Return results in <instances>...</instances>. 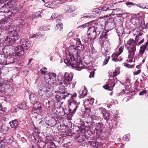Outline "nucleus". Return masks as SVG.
<instances>
[{"label": "nucleus", "mask_w": 148, "mask_h": 148, "mask_svg": "<svg viewBox=\"0 0 148 148\" xmlns=\"http://www.w3.org/2000/svg\"><path fill=\"white\" fill-rule=\"evenodd\" d=\"M72 52H75V54L71 53L66 56V58L64 59V63L67 66H71L72 68L76 67L78 71H80L83 68V65L80 60V56L77 53V51L75 48H74Z\"/></svg>", "instance_id": "obj_1"}, {"label": "nucleus", "mask_w": 148, "mask_h": 148, "mask_svg": "<svg viewBox=\"0 0 148 148\" xmlns=\"http://www.w3.org/2000/svg\"><path fill=\"white\" fill-rule=\"evenodd\" d=\"M8 18V19L7 21V23L5 24V28H4L3 29L7 31V32L9 34L11 37L7 36L4 40V42L7 45H10L14 43L16 41L19 39L20 36L18 34V29H16V27H12L8 25V20H9V19Z\"/></svg>", "instance_id": "obj_2"}, {"label": "nucleus", "mask_w": 148, "mask_h": 148, "mask_svg": "<svg viewBox=\"0 0 148 148\" xmlns=\"http://www.w3.org/2000/svg\"><path fill=\"white\" fill-rule=\"evenodd\" d=\"M29 99L31 103L34 105L33 110L36 111L34 112V113H37L39 115H43L44 113L41 110V107L40 103H42L44 101V99H40L39 100L36 95L32 93L29 95Z\"/></svg>", "instance_id": "obj_3"}, {"label": "nucleus", "mask_w": 148, "mask_h": 148, "mask_svg": "<svg viewBox=\"0 0 148 148\" xmlns=\"http://www.w3.org/2000/svg\"><path fill=\"white\" fill-rule=\"evenodd\" d=\"M58 84L60 85V86L61 85L62 86L60 87V86L59 87V88L58 93L68 96L70 95V94L66 92L65 90L64 87L65 86H67L69 83H67L65 80L63 76L61 77L60 79L58 78Z\"/></svg>", "instance_id": "obj_4"}, {"label": "nucleus", "mask_w": 148, "mask_h": 148, "mask_svg": "<svg viewBox=\"0 0 148 148\" xmlns=\"http://www.w3.org/2000/svg\"><path fill=\"white\" fill-rule=\"evenodd\" d=\"M53 88L52 87L49 88L46 86H42L38 91L39 95L42 97L45 95L47 97H49L52 95V92Z\"/></svg>", "instance_id": "obj_5"}, {"label": "nucleus", "mask_w": 148, "mask_h": 148, "mask_svg": "<svg viewBox=\"0 0 148 148\" xmlns=\"http://www.w3.org/2000/svg\"><path fill=\"white\" fill-rule=\"evenodd\" d=\"M93 98L87 99L84 102V106L82 108V111L84 113H87L90 112V106L92 105L94 102Z\"/></svg>", "instance_id": "obj_6"}, {"label": "nucleus", "mask_w": 148, "mask_h": 148, "mask_svg": "<svg viewBox=\"0 0 148 148\" xmlns=\"http://www.w3.org/2000/svg\"><path fill=\"white\" fill-rule=\"evenodd\" d=\"M79 103L73 100L71 101L69 106V111L70 112L69 114H67V116L69 115L70 116L69 118L72 116V114H74L76 111L77 108L78 107Z\"/></svg>", "instance_id": "obj_7"}, {"label": "nucleus", "mask_w": 148, "mask_h": 148, "mask_svg": "<svg viewBox=\"0 0 148 148\" xmlns=\"http://www.w3.org/2000/svg\"><path fill=\"white\" fill-rule=\"evenodd\" d=\"M136 50V47L135 45L131 46V47H129L128 49V58L126 60L127 62L130 63L132 62Z\"/></svg>", "instance_id": "obj_8"}, {"label": "nucleus", "mask_w": 148, "mask_h": 148, "mask_svg": "<svg viewBox=\"0 0 148 148\" xmlns=\"http://www.w3.org/2000/svg\"><path fill=\"white\" fill-rule=\"evenodd\" d=\"M97 30V28L96 29L93 27H91L89 28L88 31V34L90 38V40L95 39L98 32H99V34H100L101 31H99Z\"/></svg>", "instance_id": "obj_9"}, {"label": "nucleus", "mask_w": 148, "mask_h": 148, "mask_svg": "<svg viewBox=\"0 0 148 148\" xmlns=\"http://www.w3.org/2000/svg\"><path fill=\"white\" fill-rule=\"evenodd\" d=\"M49 78L46 79V83L50 85H52L55 83L56 81V75L54 73H49L48 74Z\"/></svg>", "instance_id": "obj_10"}, {"label": "nucleus", "mask_w": 148, "mask_h": 148, "mask_svg": "<svg viewBox=\"0 0 148 148\" xmlns=\"http://www.w3.org/2000/svg\"><path fill=\"white\" fill-rule=\"evenodd\" d=\"M21 47L26 50L28 49L32 46V44L28 40L25 38L22 39L21 41Z\"/></svg>", "instance_id": "obj_11"}, {"label": "nucleus", "mask_w": 148, "mask_h": 148, "mask_svg": "<svg viewBox=\"0 0 148 148\" xmlns=\"http://www.w3.org/2000/svg\"><path fill=\"white\" fill-rule=\"evenodd\" d=\"M75 131L77 132H81L86 134L90 131V128L88 127L82 126L80 128L79 127H75Z\"/></svg>", "instance_id": "obj_12"}, {"label": "nucleus", "mask_w": 148, "mask_h": 148, "mask_svg": "<svg viewBox=\"0 0 148 148\" xmlns=\"http://www.w3.org/2000/svg\"><path fill=\"white\" fill-rule=\"evenodd\" d=\"M14 50L15 55L16 56H21L24 54V52L23 50V48L21 46L18 45L14 47Z\"/></svg>", "instance_id": "obj_13"}, {"label": "nucleus", "mask_w": 148, "mask_h": 148, "mask_svg": "<svg viewBox=\"0 0 148 148\" xmlns=\"http://www.w3.org/2000/svg\"><path fill=\"white\" fill-rule=\"evenodd\" d=\"M122 11L123 10L120 8L113 9L112 10V11L110 12V13L109 14H107L106 15H104L103 16H102V18L103 17L105 18L106 17L107 18L109 16H110L111 14H112L114 15H121V13L122 12Z\"/></svg>", "instance_id": "obj_14"}, {"label": "nucleus", "mask_w": 148, "mask_h": 148, "mask_svg": "<svg viewBox=\"0 0 148 148\" xmlns=\"http://www.w3.org/2000/svg\"><path fill=\"white\" fill-rule=\"evenodd\" d=\"M115 79H114V82H112L111 83H109L103 86V87L105 89L108 90H112L113 87L114 86L115 83H117L118 80L116 78H115Z\"/></svg>", "instance_id": "obj_15"}, {"label": "nucleus", "mask_w": 148, "mask_h": 148, "mask_svg": "<svg viewBox=\"0 0 148 148\" xmlns=\"http://www.w3.org/2000/svg\"><path fill=\"white\" fill-rule=\"evenodd\" d=\"M75 7L73 6L65 5L63 6L62 10L65 12H71L75 11L76 10Z\"/></svg>", "instance_id": "obj_16"}, {"label": "nucleus", "mask_w": 148, "mask_h": 148, "mask_svg": "<svg viewBox=\"0 0 148 148\" xmlns=\"http://www.w3.org/2000/svg\"><path fill=\"white\" fill-rule=\"evenodd\" d=\"M64 76L65 79L64 78V79L68 83V82L71 81L73 77V75L71 73H64Z\"/></svg>", "instance_id": "obj_17"}, {"label": "nucleus", "mask_w": 148, "mask_h": 148, "mask_svg": "<svg viewBox=\"0 0 148 148\" xmlns=\"http://www.w3.org/2000/svg\"><path fill=\"white\" fill-rule=\"evenodd\" d=\"M85 143L87 145L90 146L92 148H98L99 146V144L97 143L96 141H87L85 142Z\"/></svg>", "instance_id": "obj_18"}, {"label": "nucleus", "mask_w": 148, "mask_h": 148, "mask_svg": "<svg viewBox=\"0 0 148 148\" xmlns=\"http://www.w3.org/2000/svg\"><path fill=\"white\" fill-rule=\"evenodd\" d=\"M8 19V18H4L0 21V30L3 29L5 28V24L7 23V21Z\"/></svg>", "instance_id": "obj_19"}, {"label": "nucleus", "mask_w": 148, "mask_h": 148, "mask_svg": "<svg viewBox=\"0 0 148 148\" xmlns=\"http://www.w3.org/2000/svg\"><path fill=\"white\" fill-rule=\"evenodd\" d=\"M120 72V71L119 68H116L113 73L111 72H109V77H114L119 74Z\"/></svg>", "instance_id": "obj_20"}, {"label": "nucleus", "mask_w": 148, "mask_h": 148, "mask_svg": "<svg viewBox=\"0 0 148 148\" xmlns=\"http://www.w3.org/2000/svg\"><path fill=\"white\" fill-rule=\"evenodd\" d=\"M68 97L65 95H63L57 93L55 95V99L57 101H59L61 100L62 99H65L66 97Z\"/></svg>", "instance_id": "obj_21"}, {"label": "nucleus", "mask_w": 148, "mask_h": 148, "mask_svg": "<svg viewBox=\"0 0 148 148\" xmlns=\"http://www.w3.org/2000/svg\"><path fill=\"white\" fill-rule=\"evenodd\" d=\"M6 5V4H4L1 8H0V12H10V8Z\"/></svg>", "instance_id": "obj_22"}, {"label": "nucleus", "mask_w": 148, "mask_h": 148, "mask_svg": "<svg viewBox=\"0 0 148 148\" xmlns=\"http://www.w3.org/2000/svg\"><path fill=\"white\" fill-rule=\"evenodd\" d=\"M85 138V136L82 135H77L75 137V139L77 140V141L79 142L84 141Z\"/></svg>", "instance_id": "obj_23"}, {"label": "nucleus", "mask_w": 148, "mask_h": 148, "mask_svg": "<svg viewBox=\"0 0 148 148\" xmlns=\"http://www.w3.org/2000/svg\"><path fill=\"white\" fill-rule=\"evenodd\" d=\"M10 124L11 128L16 129L18 126V123L16 120L11 121L10 122Z\"/></svg>", "instance_id": "obj_24"}, {"label": "nucleus", "mask_w": 148, "mask_h": 148, "mask_svg": "<svg viewBox=\"0 0 148 148\" xmlns=\"http://www.w3.org/2000/svg\"><path fill=\"white\" fill-rule=\"evenodd\" d=\"M148 45V42H146L145 44L141 46L139 50V53L141 55H143L144 53V52L146 50L147 47Z\"/></svg>", "instance_id": "obj_25"}, {"label": "nucleus", "mask_w": 148, "mask_h": 148, "mask_svg": "<svg viewBox=\"0 0 148 148\" xmlns=\"http://www.w3.org/2000/svg\"><path fill=\"white\" fill-rule=\"evenodd\" d=\"M20 20V24L16 26V29H18V31H19L20 28H21L23 27H25L24 26V25L25 24V21L23 19H21ZM14 27H15V26Z\"/></svg>", "instance_id": "obj_26"}, {"label": "nucleus", "mask_w": 148, "mask_h": 148, "mask_svg": "<svg viewBox=\"0 0 148 148\" xmlns=\"http://www.w3.org/2000/svg\"><path fill=\"white\" fill-rule=\"evenodd\" d=\"M57 24H56V27L55 28V30L59 29L61 31V29H62V25L61 23V21L60 19L58 20L57 21Z\"/></svg>", "instance_id": "obj_27"}, {"label": "nucleus", "mask_w": 148, "mask_h": 148, "mask_svg": "<svg viewBox=\"0 0 148 148\" xmlns=\"http://www.w3.org/2000/svg\"><path fill=\"white\" fill-rule=\"evenodd\" d=\"M9 127L6 124H3L1 127V131L4 133H6L9 129Z\"/></svg>", "instance_id": "obj_28"}, {"label": "nucleus", "mask_w": 148, "mask_h": 148, "mask_svg": "<svg viewBox=\"0 0 148 148\" xmlns=\"http://www.w3.org/2000/svg\"><path fill=\"white\" fill-rule=\"evenodd\" d=\"M1 58H0V64H5L6 62V58L4 54L0 55Z\"/></svg>", "instance_id": "obj_29"}, {"label": "nucleus", "mask_w": 148, "mask_h": 148, "mask_svg": "<svg viewBox=\"0 0 148 148\" xmlns=\"http://www.w3.org/2000/svg\"><path fill=\"white\" fill-rule=\"evenodd\" d=\"M5 64L12 63L14 62V58L10 56H7Z\"/></svg>", "instance_id": "obj_30"}, {"label": "nucleus", "mask_w": 148, "mask_h": 148, "mask_svg": "<svg viewBox=\"0 0 148 148\" xmlns=\"http://www.w3.org/2000/svg\"><path fill=\"white\" fill-rule=\"evenodd\" d=\"M16 0H10L9 2L6 3L10 8L13 7L16 3Z\"/></svg>", "instance_id": "obj_31"}, {"label": "nucleus", "mask_w": 148, "mask_h": 148, "mask_svg": "<svg viewBox=\"0 0 148 148\" xmlns=\"http://www.w3.org/2000/svg\"><path fill=\"white\" fill-rule=\"evenodd\" d=\"M37 148H46V143L42 141L38 142L37 144Z\"/></svg>", "instance_id": "obj_32"}, {"label": "nucleus", "mask_w": 148, "mask_h": 148, "mask_svg": "<svg viewBox=\"0 0 148 148\" xmlns=\"http://www.w3.org/2000/svg\"><path fill=\"white\" fill-rule=\"evenodd\" d=\"M18 108L21 109H26L27 108L26 103L23 102L18 105Z\"/></svg>", "instance_id": "obj_33"}, {"label": "nucleus", "mask_w": 148, "mask_h": 148, "mask_svg": "<svg viewBox=\"0 0 148 148\" xmlns=\"http://www.w3.org/2000/svg\"><path fill=\"white\" fill-rule=\"evenodd\" d=\"M49 148H56V147L53 142H51L46 143V147Z\"/></svg>", "instance_id": "obj_34"}, {"label": "nucleus", "mask_w": 148, "mask_h": 148, "mask_svg": "<svg viewBox=\"0 0 148 148\" xmlns=\"http://www.w3.org/2000/svg\"><path fill=\"white\" fill-rule=\"evenodd\" d=\"M127 44L130 45L129 47H131V46H134V45L136 47V42H135V40L134 41L133 39H130L127 42Z\"/></svg>", "instance_id": "obj_35"}, {"label": "nucleus", "mask_w": 148, "mask_h": 148, "mask_svg": "<svg viewBox=\"0 0 148 148\" xmlns=\"http://www.w3.org/2000/svg\"><path fill=\"white\" fill-rule=\"evenodd\" d=\"M7 143L6 140L5 139L0 140V147L3 148Z\"/></svg>", "instance_id": "obj_36"}, {"label": "nucleus", "mask_w": 148, "mask_h": 148, "mask_svg": "<svg viewBox=\"0 0 148 148\" xmlns=\"http://www.w3.org/2000/svg\"><path fill=\"white\" fill-rule=\"evenodd\" d=\"M62 103V102L60 101H57L54 103V106L56 108H60L61 106V104Z\"/></svg>", "instance_id": "obj_37"}, {"label": "nucleus", "mask_w": 148, "mask_h": 148, "mask_svg": "<svg viewBox=\"0 0 148 148\" xmlns=\"http://www.w3.org/2000/svg\"><path fill=\"white\" fill-rule=\"evenodd\" d=\"M76 44L77 47H81V48L82 49L84 48V46L81 44V42L79 39H77L76 40Z\"/></svg>", "instance_id": "obj_38"}, {"label": "nucleus", "mask_w": 148, "mask_h": 148, "mask_svg": "<svg viewBox=\"0 0 148 148\" xmlns=\"http://www.w3.org/2000/svg\"><path fill=\"white\" fill-rule=\"evenodd\" d=\"M142 35V34L141 33H139L138 35L136 36V38L135 39V42H136L137 41H138L139 40L142 39V38L141 37V36Z\"/></svg>", "instance_id": "obj_39"}, {"label": "nucleus", "mask_w": 148, "mask_h": 148, "mask_svg": "<svg viewBox=\"0 0 148 148\" xmlns=\"http://www.w3.org/2000/svg\"><path fill=\"white\" fill-rule=\"evenodd\" d=\"M119 56V55L118 53L113 54L112 55V60L113 61L116 62L117 61L116 60V59Z\"/></svg>", "instance_id": "obj_40"}, {"label": "nucleus", "mask_w": 148, "mask_h": 148, "mask_svg": "<svg viewBox=\"0 0 148 148\" xmlns=\"http://www.w3.org/2000/svg\"><path fill=\"white\" fill-rule=\"evenodd\" d=\"M42 36L40 34L38 33L33 35L31 38H40L42 37Z\"/></svg>", "instance_id": "obj_41"}, {"label": "nucleus", "mask_w": 148, "mask_h": 148, "mask_svg": "<svg viewBox=\"0 0 148 148\" xmlns=\"http://www.w3.org/2000/svg\"><path fill=\"white\" fill-rule=\"evenodd\" d=\"M110 7V5L108 4L105 5L102 7V10L104 11L108 10L109 9Z\"/></svg>", "instance_id": "obj_42"}, {"label": "nucleus", "mask_w": 148, "mask_h": 148, "mask_svg": "<svg viewBox=\"0 0 148 148\" xmlns=\"http://www.w3.org/2000/svg\"><path fill=\"white\" fill-rule=\"evenodd\" d=\"M101 137H97V138L96 140V142L97 143H99V146H100L102 145V143H101Z\"/></svg>", "instance_id": "obj_43"}, {"label": "nucleus", "mask_w": 148, "mask_h": 148, "mask_svg": "<svg viewBox=\"0 0 148 148\" xmlns=\"http://www.w3.org/2000/svg\"><path fill=\"white\" fill-rule=\"evenodd\" d=\"M101 9H99V8H97L94 9L93 10L92 12L97 14H99L101 13Z\"/></svg>", "instance_id": "obj_44"}, {"label": "nucleus", "mask_w": 148, "mask_h": 148, "mask_svg": "<svg viewBox=\"0 0 148 148\" xmlns=\"http://www.w3.org/2000/svg\"><path fill=\"white\" fill-rule=\"evenodd\" d=\"M41 73L42 74H45L46 72H47V68L45 67H43L40 70Z\"/></svg>", "instance_id": "obj_45"}, {"label": "nucleus", "mask_w": 148, "mask_h": 148, "mask_svg": "<svg viewBox=\"0 0 148 148\" xmlns=\"http://www.w3.org/2000/svg\"><path fill=\"white\" fill-rule=\"evenodd\" d=\"M91 22V21H90V22H88L87 23L84 24L83 25H80L78 27V28L80 27H82V28H85Z\"/></svg>", "instance_id": "obj_46"}, {"label": "nucleus", "mask_w": 148, "mask_h": 148, "mask_svg": "<svg viewBox=\"0 0 148 148\" xmlns=\"http://www.w3.org/2000/svg\"><path fill=\"white\" fill-rule=\"evenodd\" d=\"M110 58V57L109 56L107 57L106 58L103 62V65H105L108 63V60Z\"/></svg>", "instance_id": "obj_47"}, {"label": "nucleus", "mask_w": 148, "mask_h": 148, "mask_svg": "<svg viewBox=\"0 0 148 148\" xmlns=\"http://www.w3.org/2000/svg\"><path fill=\"white\" fill-rule=\"evenodd\" d=\"M18 106H16L11 109L12 111L13 112H16L18 111Z\"/></svg>", "instance_id": "obj_48"}, {"label": "nucleus", "mask_w": 148, "mask_h": 148, "mask_svg": "<svg viewBox=\"0 0 148 148\" xmlns=\"http://www.w3.org/2000/svg\"><path fill=\"white\" fill-rule=\"evenodd\" d=\"M124 49L123 46H121V47L119 49V52L117 53L119 55H120L123 52Z\"/></svg>", "instance_id": "obj_49"}, {"label": "nucleus", "mask_w": 148, "mask_h": 148, "mask_svg": "<svg viewBox=\"0 0 148 148\" xmlns=\"http://www.w3.org/2000/svg\"><path fill=\"white\" fill-rule=\"evenodd\" d=\"M113 20L112 19L109 18V19L107 20V21H106L105 22V25H108V23H112L113 22Z\"/></svg>", "instance_id": "obj_50"}, {"label": "nucleus", "mask_w": 148, "mask_h": 148, "mask_svg": "<svg viewBox=\"0 0 148 148\" xmlns=\"http://www.w3.org/2000/svg\"><path fill=\"white\" fill-rule=\"evenodd\" d=\"M50 29V27L49 26L47 25L44 26L42 27L43 30L46 31L49 30Z\"/></svg>", "instance_id": "obj_51"}, {"label": "nucleus", "mask_w": 148, "mask_h": 148, "mask_svg": "<svg viewBox=\"0 0 148 148\" xmlns=\"http://www.w3.org/2000/svg\"><path fill=\"white\" fill-rule=\"evenodd\" d=\"M87 93V91L86 90H85L84 91L82 90V92L80 94V93L79 94L82 96V97H83L84 96H85L86 95V94Z\"/></svg>", "instance_id": "obj_52"}, {"label": "nucleus", "mask_w": 148, "mask_h": 148, "mask_svg": "<svg viewBox=\"0 0 148 148\" xmlns=\"http://www.w3.org/2000/svg\"><path fill=\"white\" fill-rule=\"evenodd\" d=\"M41 13H42V12H37L35 14V16L36 17V18H38L41 16Z\"/></svg>", "instance_id": "obj_53"}, {"label": "nucleus", "mask_w": 148, "mask_h": 148, "mask_svg": "<svg viewBox=\"0 0 148 148\" xmlns=\"http://www.w3.org/2000/svg\"><path fill=\"white\" fill-rule=\"evenodd\" d=\"M82 40L83 42H88V40L87 39L86 37L84 36H83L82 37Z\"/></svg>", "instance_id": "obj_54"}, {"label": "nucleus", "mask_w": 148, "mask_h": 148, "mask_svg": "<svg viewBox=\"0 0 148 148\" xmlns=\"http://www.w3.org/2000/svg\"><path fill=\"white\" fill-rule=\"evenodd\" d=\"M123 32V30H121L120 32H119L118 30H117V33L118 34V35L119 36H122Z\"/></svg>", "instance_id": "obj_55"}, {"label": "nucleus", "mask_w": 148, "mask_h": 148, "mask_svg": "<svg viewBox=\"0 0 148 148\" xmlns=\"http://www.w3.org/2000/svg\"><path fill=\"white\" fill-rule=\"evenodd\" d=\"M90 51L92 54H95L97 52L94 47L92 46L91 47Z\"/></svg>", "instance_id": "obj_56"}, {"label": "nucleus", "mask_w": 148, "mask_h": 148, "mask_svg": "<svg viewBox=\"0 0 148 148\" xmlns=\"http://www.w3.org/2000/svg\"><path fill=\"white\" fill-rule=\"evenodd\" d=\"M58 15L56 14H52L51 18L52 20H53L55 18H56L58 17Z\"/></svg>", "instance_id": "obj_57"}, {"label": "nucleus", "mask_w": 148, "mask_h": 148, "mask_svg": "<svg viewBox=\"0 0 148 148\" xmlns=\"http://www.w3.org/2000/svg\"><path fill=\"white\" fill-rule=\"evenodd\" d=\"M147 92L146 90H143L139 93V95H142L145 93H147Z\"/></svg>", "instance_id": "obj_58"}, {"label": "nucleus", "mask_w": 148, "mask_h": 148, "mask_svg": "<svg viewBox=\"0 0 148 148\" xmlns=\"http://www.w3.org/2000/svg\"><path fill=\"white\" fill-rule=\"evenodd\" d=\"M133 20L135 21V24L136 25H138L140 24V23L139 21V19L138 18H134L133 19Z\"/></svg>", "instance_id": "obj_59"}, {"label": "nucleus", "mask_w": 148, "mask_h": 148, "mask_svg": "<svg viewBox=\"0 0 148 148\" xmlns=\"http://www.w3.org/2000/svg\"><path fill=\"white\" fill-rule=\"evenodd\" d=\"M129 136V135L128 134H127L124 136H123V140H124L128 141L129 140V138H128Z\"/></svg>", "instance_id": "obj_60"}, {"label": "nucleus", "mask_w": 148, "mask_h": 148, "mask_svg": "<svg viewBox=\"0 0 148 148\" xmlns=\"http://www.w3.org/2000/svg\"><path fill=\"white\" fill-rule=\"evenodd\" d=\"M95 69H94V70L93 71L91 72L90 73V74L89 75L90 78H92V77H94V73H95Z\"/></svg>", "instance_id": "obj_61"}, {"label": "nucleus", "mask_w": 148, "mask_h": 148, "mask_svg": "<svg viewBox=\"0 0 148 148\" xmlns=\"http://www.w3.org/2000/svg\"><path fill=\"white\" fill-rule=\"evenodd\" d=\"M124 65L126 67L129 68H132L133 67V66L132 65H130L126 63H124Z\"/></svg>", "instance_id": "obj_62"}, {"label": "nucleus", "mask_w": 148, "mask_h": 148, "mask_svg": "<svg viewBox=\"0 0 148 148\" xmlns=\"http://www.w3.org/2000/svg\"><path fill=\"white\" fill-rule=\"evenodd\" d=\"M138 6L140 8H141L143 9L146 8V6L142 4H139Z\"/></svg>", "instance_id": "obj_63"}, {"label": "nucleus", "mask_w": 148, "mask_h": 148, "mask_svg": "<svg viewBox=\"0 0 148 148\" xmlns=\"http://www.w3.org/2000/svg\"><path fill=\"white\" fill-rule=\"evenodd\" d=\"M141 72V70L140 69L136 71H135L134 73V75H137L139 74Z\"/></svg>", "instance_id": "obj_64"}]
</instances>
